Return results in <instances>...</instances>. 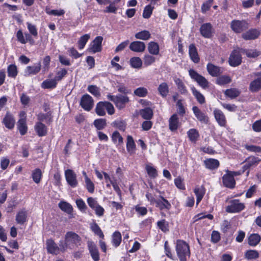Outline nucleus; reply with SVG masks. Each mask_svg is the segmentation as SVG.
Masks as SVG:
<instances>
[{"instance_id":"obj_1","label":"nucleus","mask_w":261,"mask_h":261,"mask_svg":"<svg viewBox=\"0 0 261 261\" xmlns=\"http://www.w3.org/2000/svg\"><path fill=\"white\" fill-rule=\"evenodd\" d=\"M81 238L72 231L67 232L65 236V245H60L61 251H65L67 248H73L80 245Z\"/></svg>"},{"instance_id":"obj_2","label":"nucleus","mask_w":261,"mask_h":261,"mask_svg":"<svg viewBox=\"0 0 261 261\" xmlns=\"http://www.w3.org/2000/svg\"><path fill=\"white\" fill-rule=\"evenodd\" d=\"M176 249L180 261H187V259L190 257V247L185 241H177Z\"/></svg>"},{"instance_id":"obj_3","label":"nucleus","mask_w":261,"mask_h":261,"mask_svg":"<svg viewBox=\"0 0 261 261\" xmlns=\"http://www.w3.org/2000/svg\"><path fill=\"white\" fill-rule=\"evenodd\" d=\"M107 97L108 99L114 102L116 107L119 109L123 108L129 101V98L126 95L118 94L114 96L109 94Z\"/></svg>"},{"instance_id":"obj_4","label":"nucleus","mask_w":261,"mask_h":261,"mask_svg":"<svg viewBox=\"0 0 261 261\" xmlns=\"http://www.w3.org/2000/svg\"><path fill=\"white\" fill-rule=\"evenodd\" d=\"M248 23L245 20H233L230 23V28L236 33H241L248 28Z\"/></svg>"},{"instance_id":"obj_5","label":"nucleus","mask_w":261,"mask_h":261,"mask_svg":"<svg viewBox=\"0 0 261 261\" xmlns=\"http://www.w3.org/2000/svg\"><path fill=\"white\" fill-rule=\"evenodd\" d=\"M245 208L244 204L239 202V200L235 199L230 202V204L226 207V211L227 213H239Z\"/></svg>"},{"instance_id":"obj_6","label":"nucleus","mask_w":261,"mask_h":261,"mask_svg":"<svg viewBox=\"0 0 261 261\" xmlns=\"http://www.w3.org/2000/svg\"><path fill=\"white\" fill-rule=\"evenodd\" d=\"M103 37L101 36L96 37L94 40L90 44L87 51L91 54H95L100 52L101 50V43Z\"/></svg>"},{"instance_id":"obj_7","label":"nucleus","mask_w":261,"mask_h":261,"mask_svg":"<svg viewBox=\"0 0 261 261\" xmlns=\"http://www.w3.org/2000/svg\"><path fill=\"white\" fill-rule=\"evenodd\" d=\"M189 72L191 77L196 81L201 87L205 88L208 87V83L205 77L199 74L196 71L192 69L189 70Z\"/></svg>"},{"instance_id":"obj_8","label":"nucleus","mask_w":261,"mask_h":261,"mask_svg":"<svg viewBox=\"0 0 261 261\" xmlns=\"http://www.w3.org/2000/svg\"><path fill=\"white\" fill-rule=\"evenodd\" d=\"M80 105L85 110L89 111L93 107V100L89 95L85 94L81 98Z\"/></svg>"},{"instance_id":"obj_9","label":"nucleus","mask_w":261,"mask_h":261,"mask_svg":"<svg viewBox=\"0 0 261 261\" xmlns=\"http://www.w3.org/2000/svg\"><path fill=\"white\" fill-rule=\"evenodd\" d=\"M65 176L67 183L73 188L76 187L78 185L76 179V175L73 170L67 169L65 172Z\"/></svg>"},{"instance_id":"obj_10","label":"nucleus","mask_w":261,"mask_h":261,"mask_svg":"<svg viewBox=\"0 0 261 261\" xmlns=\"http://www.w3.org/2000/svg\"><path fill=\"white\" fill-rule=\"evenodd\" d=\"M236 175L237 174L234 172H229L224 175L222 177L223 185L229 188H234L236 184L234 175Z\"/></svg>"},{"instance_id":"obj_11","label":"nucleus","mask_w":261,"mask_h":261,"mask_svg":"<svg viewBox=\"0 0 261 261\" xmlns=\"http://www.w3.org/2000/svg\"><path fill=\"white\" fill-rule=\"evenodd\" d=\"M261 159L258 157L250 156L246 159L245 164L243 167V171L246 170L251 167L257 166L260 162Z\"/></svg>"},{"instance_id":"obj_12","label":"nucleus","mask_w":261,"mask_h":261,"mask_svg":"<svg viewBox=\"0 0 261 261\" xmlns=\"http://www.w3.org/2000/svg\"><path fill=\"white\" fill-rule=\"evenodd\" d=\"M200 32L201 35L204 38H211L213 35L212 25L209 22L203 24L200 28Z\"/></svg>"},{"instance_id":"obj_13","label":"nucleus","mask_w":261,"mask_h":261,"mask_svg":"<svg viewBox=\"0 0 261 261\" xmlns=\"http://www.w3.org/2000/svg\"><path fill=\"white\" fill-rule=\"evenodd\" d=\"M87 244L92 259L94 261H98L99 260V254L96 246L93 242L91 241H89Z\"/></svg>"},{"instance_id":"obj_14","label":"nucleus","mask_w":261,"mask_h":261,"mask_svg":"<svg viewBox=\"0 0 261 261\" xmlns=\"http://www.w3.org/2000/svg\"><path fill=\"white\" fill-rule=\"evenodd\" d=\"M229 64L231 66H237L242 62V57L238 51L233 50L229 59Z\"/></svg>"},{"instance_id":"obj_15","label":"nucleus","mask_w":261,"mask_h":261,"mask_svg":"<svg viewBox=\"0 0 261 261\" xmlns=\"http://www.w3.org/2000/svg\"><path fill=\"white\" fill-rule=\"evenodd\" d=\"M260 35V32L256 29H250L248 31L244 33L242 35V37L246 40H254L258 37Z\"/></svg>"},{"instance_id":"obj_16","label":"nucleus","mask_w":261,"mask_h":261,"mask_svg":"<svg viewBox=\"0 0 261 261\" xmlns=\"http://www.w3.org/2000/svg\"><path fill=\"white\" fill-rule=\"evenodd\" d=\"M3 123L8 129L13 128L15 123V120L12 115L9 113H7L3 120Z\"/></svg>"},{"instance_id":"obj_17","label":"nucleus","mask_w":261,"mask_h":261,"mask_svg":"<svg viewBox=\"0 0 261 261\" xmlns=\"http://www.w3.org/2000/svg\"><path fill=\"white\" fill-rule=\"evenodd\" d=\"M46 248L49 253L54 254L59 253L60 250H61V248L60 249L51 239H49L46 241Z\"/></svg>"},{"instance_id":"obj_18","label":"nucleus","mask_w":261,"mask_h":261,"mask_svg":"<svg viewBox=\"0 0 261 261\" xmlns=\"http://www.w3.org/2000/svg\"><path fill=\"white\" fill-rule=\"evenodd\" d=\"M215 118L221 126H225L226 124V120L223 113L220 110L216 109L214 111Z\"/></svg>"},{"instance_id":"obj_19","label":"nucleus","mask_w":261,"mask_h":261,"mask_svg":"<svg viewBox=\"0 0 261 261\" xmlns=\"http://www.w3.org/2000/svg\"><path fill=\"white\" fill-rule=\"evenodd\" d=\"M192 110L195 116L199 121L204 123H207L208 122V117L205 115L204 113L202 112L197 107H193Z\"/></svg>"},{"instance_id":"obj_20","label":"nucleus","mask_w":261,"mask_h":261,"mask_svg":"<svg viewBox=\"0 0 261 261\" xmlns=\"http://www.w3.org/2000/svg\"><path fill=\"white\" fill-rule=\"evenodd\" d=\"M189 54L191 60L195 63L199 62V57L197 53V48L194 44H191L189 46Z\"/></svg>"},{"instance_id":"obj_21","label":"nucleus","mask_w":261,"mask_h":261,"mask_svg":"<svg viewBox=\"0 0 261 261\" xmlns=\"http://www.w3.org/2000/svg\"><path fill=\"white\" fill-rule=\"evenodd\" d=\"M129 48L135 52H143L145 48V45L141 41H134L130 44Z\"/></svg>"},{"instance_id":"obj_22","label":"nucleus","mask_w":261,"mask_h":261,"mask_svg":"<svg viewBox=\"0 0 261 261\" xmlns=\"http://www.w3.org/2000/svg\"><path fill=\"white\" fill-rule=\"evenodd\" d=\"M206 68L208 73L212 76H217L222 73L221 68L212 63L207 64Z\"/></svg>"},{"instance_id":"obj_23","label":"nucleus","mask_w":261,"mask_h":261,"mask_svg":"<svg viewBox=\"0 0 261 261\" xmlns=\"http://www.w3.org/2000/svg\"><path fill=\"white\" fill-rule=\"evenodd\" d=\"M196 196V204L198 205L203 197L205 193V189L203 186H197L194 190Z\"/></svg>"},{"instance_id":"obj_24","label":"nucleus","mask_w":261,"mask_h":261,"mask_svg":"<svg viewBox=\"0 0 261 261\" xmlns=\"http://www.w3.org/2000/svg\"><path fill=\"white\" fill-rule=\"evenodd\" d=\"M41 69V64L40 63H37L32 66H28L25 69L24 73L25 75H34L38 73Z\"/></svg>"},{"instance_id":"obj_25","label":"nucleus","mask_w":261,"mask_h":261,"mask_svg":"<svg viewBox=\"0 0 261 261\" xmlns=\"http://www.w3.org/2000/svg\"><path fill=\"white\" fill-rule=\"evenodd\" d=\"M35 129L40 137L44 136L47 134L46 126L41 122H37L35 125Z\"/></svg>"},{"instance_id":"obj_26","label":"nucleus","mask_w":261,"mask_h":261,"mask_svg":"<svg viewBox=\"0 0 261 261\" xmlns=\"http://www.w3.org/2000/svg\"><path fill=\"white\" fill-rule=\"evenodd\" d=\"M169 129L172 132L177 130L178 127V118L176 114L173 115L169 120Z\"/></svg>"},{"instance_id":"obj_27","label":"nucleus","mask_w":261,"mask_h":261,"mask_svg":"<svg viewBox=\"0 0 261 261\" xmlns=\"http://www.w3.org/2000/svg\"><path fill=\"white\" fill-rule=\"evenodd\" d=\"M204 164L206 168L211 170L217 169L219 166V162L214 159H206L204 161Z\"/></svg>"},{"instance_id":"obj_28","label":"nucleus","mask_w":261,"mask_h":261,"mask_svg":"<svg viewBox=\"0 0 261 261\" xmlns=\"http://www.w3.org/2000/svg\"><path fill=\"white\" fill-rule=\"evenodd\" d=\"M261 237L257 233L251 234L248 239V244L251 246H256L260 241Z\"/></svg>"},{"instance_id":"obj_29","label":"nucleus","mask_w":261,"mask_h":261,"mask_svg":"<svg viewBox=\"0 0 261 261\" xmlns=\"http://www.w3.org/2000/svg\"><path fill=\"white\" fill-rule=\"evenodd\" d=\"M57 82L56 80L47 79L44 81L41 84V87L44 89H53L56 87Z\"/></svg>"},{"instance_id":"obj_30","label":"nucleus","mask_w":261,"mask_h":261,"mask_svg":"<svg viewBox=\"0 0 261 261\" xmlns=\"http://www.w3.org/2000/svg\"><path fill=\"white\" fill-rule=\"evenodd\" d=\"M122 237L120 232L116 231L112 236V243L115 247H118L121 242Z\"/></svg>"},{"instance_id":"obj_31","label":"nucleus","mask_w":261,"mask_h":261,"mask_svg":"<svg viewBox=\"0 0 261 261\" xmlns=\"http://www.w3.org/2000/svg\"><path fill=\"white\" fill-rule=\"evenodd\" d=\"M175 83L177 87V89L181 94L187 95L188 93V90L184 83L179 79H175Z\"/></svg>"},{"instance_id":"obj_32","label":"nucleus","mask_w":261,"mask_h":261,"mask_svg":"<svg viewBox=\"0 0 261 261\" xmlns=\"http://www.w3.org/2000/svg\"><path fill=\"white\" fill-rule=\"evenodd\" d=\"M17 128L21 135H24L28 130L26 120L19 119L17 122Z\"/></svg>"},{"instance_id":"obj_33","label":"nucleus","mask_w":261,"mask_h":261,"mask_svg":"<svg viewBox=\"0 0 261 261\" xmlns=\"http://www.w3.org/2000/svg\"><path fill=\"white\" fill-rule=\"evenodd\" d=\"M135 148L136 145L133 138L131 136L128 135L127 136L126 142V149L127 151L130 153H132L134 152Z\"/></svg>"},{"instance_id":"obj_34","label":"nucleus","mask_w":261,"mask_h":261,"mask_svg":"<svg viewBox=\"0 0 261 261\" xmlns=\"http://www.w3.org/2000/svg\"><path fill=\"white\" fill-rule=\"evenodd\" d=\"M250 90L256 92L261 89V77L252 81L250 84Z\"/></svg>"},{"instance_id":"obj_35","label":"nucleus","mask_w":261,"mask_h":261,"mask_svg":"<svg viewBox=\"0 0 261 261\" xmlns=\"http://www.w3.org/2000/svg\"><path fill=\"white\" fill-rule=\"evenodd\" d=\"M240 91L237 88H230L226 89L224 92L226 96L231 99L234 98L239 96Z\"/></svg>"},{"instance_id":"obj_36","label":"nucleus","mask_w":261,"mask_h":261,"mask_svg":"<svg viewBox=\"0 0 261 261\" xmlns=\"http://www.w3.org/2000/svg\"><path fill=\"white\" fill-rule=\"evenodd\" d=\"M27 211L23 210L20 211L16 216V221L18 224L24 223L27 220Z\"/></svg>"},{"instance_id":"obj_37","label":"nucleus","mask_w":261,"mask_h":261,"mask_svg":"<svg viewBox=\"0 0 261 261\" xmlns=\"http://www.w3.org/2000/svg\"><path fill=\"white\" fill-rule=\"evenodd\" d=\"M188 136L189 138V140L194 143H195L197 140H198V138L199 137V134L198 132L194 128L190 129L188 132H187Z\"/></svg>"},{"instance_id":"obj_38","label":"nucleus","mask_w":261,"mask_h":261,"mask_svg":"<svg viewBox=\"0 0 261 261\" xmlns=\"http://www.w3.org/2000/svg\"><path fill=\"white\" fill-rule=\"evenodd\" d=\"M59 207L65 212L70 214L72 213L73 208L70 204L65 201H61L59 203Z\"/></svg>"},{"instance_id":"obj_39","label":"nucleus","mask_w":261,"mask_h":261,"mask_svg":"<svg viewBox=\"0 0 261 261\" xmlns=\"http://www.w3.org/2000/svg\"><path fill=\"white\" fill-rule=\"evenodd\" d=\"M130 66L134 68L139 69L142 67V61L139 57H133L129 60Z\"/></svg>"},{"instance_id":"obj_40","label":"nucleus","mask_w":261,"mask_h":261,"mask_svg":"<svg viewBox=\"0 0 261 261\" xmlns=\"http://www.w3.org/2000/svg\"><path fill=\"white\" fill-rule=\"evenodd\" d=\"M42 176L41 170L39 168H37L32 171V178L33 181L36 184H38L40 182Z\"/></svg>"},{"instance_id":"obj_41","label":"nucleus","mask_w":261,"mask_h":261,"mask_svg":"<svg viewBox=\"0 0 261 261\" xmlns=\"http://www.w3.org/2000/svg\"><path fill=\"white\" fill-rule=\"evenodd\" d=\"M90 228L95 234L98 236L99 238L103 239V233L100 228L96 223H93L90 224Z\"/></svg>"},{"instance_id":"obj_42","label":"nucleus","mask_w":261,"mask_h":261,"mask_svg":"<svg viewBox=\"0 0 261 261\" xmlns=\"http://www.w3.org/2000/svg\"><path fill=\"white\" fill-rule=\"evenodd\" d=\"M90 38L89 34H85L81 36L78 41V47L80 49H82L84 48L87 42Z\"/></svg>"},{"instance_id":"obj_43","label":"nucleus","mask_w":261,"mask_h":261,"mask_svg":"<svg viewBox=\"0 0 261 261\" xmlns=\"http://www.w3.org/2000/svg\"><path fill=\"white\" fill-rule=\"evenodd\" d=\"M112 141L116 144L120 145L123 142V139L117 131H115L112 135Z\"/></svg>"},{"instance_id":"obj_44","label":"nucleus","mask_w":261,"mask_h":261,"mask_svg":"<svg viewBox=\"0 0 261 261\" xmlns=\"http://www.w3.org/2000/svg\"><path fill=\"white\" fill-rule=\"evenodd\" d=\"M135 37L138 39L147 40L150 38V34L149 31L144 30L136 33Z\"/></svg>"},{"instance_id":"obj_45","label":"nucleus","mask_w":261,"mask_h":261,"mask_svg":"<svg viewBox=\"0 0 261 261\" xmlns=\"http://www.w3.org/2000/svg\"><path fill=\"white\" fill-rule=\"evenodd\" d=\"M7 72L8 76L15 78L18 73L16 66L14 64L10 65L8 67Z\"/></svg>"},{"instance_id":"obj_46","label":"nucleus","mask_w":261,"mask_h":261,"mask_svg":"<svg viewBox=\"0 0 261 261\" xmlns=\"http://www.w3.org/2000/svg\"><path fill=\"white\" fill-rule=\"evenodd\" d=\"M192 91L193 94L196 98L197 100L200 103L203 104L205 102V98L203 95L198 91L194 87H192Z\"/></svg>"},{"instance_id":"obj_47","label":"nucleus","mask_w":261,"mask_h":261,"mask_svg":"<svg viewBox=\"0 0 261 261\" xmlns=\"http://www.w3.org/2000/svg\"><path fill=\"white\" fill-rule=\"evenodd\" d=\"M67 74V70L64 68H60L59 70H58L56 73V76L54 77V79L56 80V81L58 82L62 80V79L65 77Z\"/></svg>"},{"instance_id":"obj_48","label":"nucleus","mask_w":261,"mask_h":261,"mask_svg":"<svg viewBox=\"0 0 261 261\" xmlns=\"http://www.w3.org/2000/svg\"><path fill=\"white\" fill-rule=\"evenodd\" d=\"M106 108L104 102H99L95 109L96 113L98 116H104L106 114Z\"/></svg>"},{"instance_id":"obj_49","label":"nucleus","mask_w":261,"mask_h":261,"mask_svg":"<svg viewBox=\"0 0 261 261\" xmlns=\"http://www.w3.org/2000/svg\"><path fill=\"white\" fill-rule=\"evenodd\" d=\"M148 49L149 52L153 55H157L159 51V45L154 42H151L148 44Z\"/></svg>"},{"instance_id":"obj_50","label":"nucleus","mask_w":261,"mask_h":261,"mask_svg":"<svg viewBox=\"0 0 261 261\" xmlns=\"http://www.w3.org/2000/svg\"><path fill=\"white\" fill-rule=\"evenodd\" d=\"M145 169L148 175L151 177H155L157 175V171L155 168L150 164H147Z\"/></svg>"},{"instance_id":"obj_51","label":"nucleus","mask_w":261,"mask_h":261,"mask_svg":"<svg viewBox=\"0 0 261 261\" xmlns=\"http://www.w3.org/2000/svg\"><path fill=\"white\" fill-rule=\"evenodd\" d=\"M245 257L248 259H256L259 257V253L256 250H249L246 252Z\"/></svg>"},{"instance_id":"obj_52","label":"nucleus","mask_w":261,"mask_h":261,"mask_svg":"<svg viewBox=\"0 0 261 261\" xmlns=\"http://www.w3.org/2000/svg\"><path fill=\"white\" fill-rule=\"evenodd\" d=\"M140 115L145 119H149L152 116V111L150 108H147L140 111Z\"/></svg>"},{"instance_id":"obj_53","label":"nucleus","mask_w":261,"mask_h":261,"mask_svg":"<svg viewBox=\"0 0 261 261\" xmlns=\"http://www.w3.org/2000/svg\"><path fill=\"white\" fill-rule=\"evenodd\" d=\"M231 79L228 76L223 75L218 77L216 80V83L220 85H224L230 83Z\"/></svg>"},{"instance_id":"obj_54","label":"nucleus","mask_w":261,"mask_h":261,"mask_svg":"<svg viewBox=\"0 0 261 261\" xmlns=\"http://www.w3.org/2000/svg\"><path fill=\"white\" fill-rule=\"evenodd\" d=\"M134 93L136 96L140 97H145L148 93V90L146 88L139 87L134 91Z\"/></svg>"},{"instance_id":"obj_55","label":"nucleus","mask_w":261,"mask_h":261,"mask_svg":"<svg viewBox=\"0 0 261 261\" xmlns=\"http://www.w3.org/2000/svg\"><path fill=\"white\" fill-rule=\"evenodd\" d=\"M94 124L98 130L104 128L106 126V120L105 119H97L94 121Z\"/></svg>"},{"instance_id":"obj_56","label":"nucleus","mask_w":261,"mask_h":261,"mask_svg":"<svg viewBox=\"0 0 261 261\" xmlns=\"http://www.w3.org/2000/svg\"><path fill=\"white\" fill-rule=\"evenodd\" d=\"M242 52L249 58H256L260 55V52L256 49H244Z\"/></svg>"},{"instance_id":"obj_57","label":"nucleus","mask_w":261,"mask_h":261,"mask_svg":"<svg viewBox=\"0 0 261 261\" xmlns=\"http://www.w3.org/2000/svg\"><path fill=\"white\" fill-rule=\"evenodd\" d=\"M146 196L148 200L151 202V203L155 204L156 206L159 207L161 210H162L163 207V204L162 201H158V200H155L154 198L152 197L151 194L149 193H147Z\"/></svg>"},{"instance_id":"obj_58","label":"nucleus","mask_w":261,"mask_h":261,"mask_svg":"<svg viewBox=\"0 0 261 261\" xmlns=\"http://www.w3.org/2000/svg\"><path fill=\"white\" fill-rule=\"evenodd\" d=\"M85 182V186L88 192L91 193H93L95 189L93 182L91 180V179L89 177L86 178Z\"/></svg>"},{"instance_id":"obj_59","label":"nucleus","mask_w":261,"mask_h":261,"mask_svg":"<svg viewBox=\"0 0 261 261\" xmlns=\"http://www.w3.org/2000/svg\"><path fill=\"white\" fill-rule=\"evenodd\" d=\"M50 58L47 56L45 57L43 60V68L42 71L45 73L49 70L50 67Z\"/></svg>"},{"instance_id":"obj_60","label":"nucleus","mask_w":261,"mask_h":261,"mask_svg":"<svg viewBox=\"0 0 261 261\" xmlns=\"http://www.w3.org/2000/svg\"><path fill=\"white\" fill-rule=\"evenodd\" d=\"M46 12L49 15H53L54 16H61L65 13L64 10H51L49 8L46 9Z\"/></svg>"},{"instance_id":"obj_61","label":"nucleus","mask_w":261,"mask_h":261,"mask_svg":"<svg viewBox=\"0 0 261 261\" xmlns=\"http://www.w3.org/2000/svg\"><path fill=\"white\" fill-rule=\"evenodd\" d=\"M153 10V7L151 5H148L146 6L143 12V17L144 18H148L150 17Z\"/></svg>"},{"instance_id":"obj_62","label":"nucleus","mask_w":261,"mask_h":261,"mask_svg":"<svg viewBox=\"0 0 261 261\" xmlns=\"http://www.w3.org/2000/svg\"><path fill=\"white\" fill-rule=\"evenodd\" d=\"M88 91L96 97L100 96L99 88L94 85H90L88 87Z\"/></svg>"},{"instance_id":"obj_63","label":"nucleus","mask_w":261,"mask_h":261,"mask_svg":"<svg viewBox=\"0 0 261 261\" xmlns=\"http://www.w3.org/2000/svg\"><path fill=\"white\" fill-rule=\"evenodd\" d=\"M113 126L118 128L119 130L124 131L126 127L125 123L123 121L116 120L113 123Z\"/></svg>"},{"instance_id":"obj_64","label":"nucleus","mask_w":261,"mask_h":261,"mask_svg":"<svg viewBox=\"0 0 261 261\" xmlns=\"http://www.w3.org/2000/svg\"><path fill=\"white\" fill-rule=\"evenodd\" d=\"M76 204L79 209L83 212H85L87 210V206L85 202L82 199H78L75 201Z\"/></svg>"}]
</instances>
